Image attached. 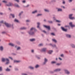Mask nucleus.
<instances>
[{
  "instance_id": "1",
  "label": "nucleus",
  "mask_w": 75,
  "mask_h": 75,
  "mask_svg": "<svg viewBox=\"0 0 75 75\" xmlns=\"http://www.w3.org/2000/svg\"><path fill=\"white\" fill-rule=\"evenodd\" d=\"M4 24H5L7 27H8V28H11V27H12V28L13 29L14 27H13V24L11 25L10 24L8 23H6V22H5Z\"/></svg>"
},
{
  "instance_id": "2",
  "label": "nucleus",
  "mask_w": 75,
  "mask_h": 75,
  "mask_svg": "<svg viewBox=\"0 0 75 75\" xmlns=\"http://www.w3.org/2000/svg\"><path fill=\"white\" fill-rule=\"evenodd\" d=\"M73 16V14H71L69 15V18L70 19V20H75V18L74 17H72Z\"/></svg>"
},
{
  "instance_id": "3",
  "label": "nucleus",
  "mask_w": 75,
  "mask_h": 75,
  "mask_svg": "<svg viewBox=\"0 0 75 75\" xmlns=\"http://www.w3.org/2000/svg\"><path fill=\"white\" fill-rule=\"evenodd\" d=\"M28 33L30 35L33 36L35 35V33L33 31H28Z\"/></svg>"
},
{
  "instance_id": "4",
  "label": "nucleus",
  "mask_w": 75,
  "mask_h": 75,
  "mask_svg": "<svg viewBox=\"0 0 75 75\" xmlns=\"http://www.w3.org/2000/svg\"><path fill=\"white\" fill-rule=\"evenodd\" d=\"M48 62V59L46 58H45L44 62L42 64V65H45L47 64V62Z\"/></svg>"
},
{
  "instance_id": "5",
  "label": "nucleus",
  "mask_w": 75,
  "mask_h": 75,
  "mask_svg": "<svg viewBox=\"0 0 75 75\" xmlns=\"http://www.w3.org/2000/svg\"><path fill=\"white\" fill-rule=\"evenodd\" d=\"M64 71L65 74H67V75H69V74H70V72L67 69H64Z\"/></svg>"
},
{
  "instance_id": "6",
  "label": "nucleus",
  "mask_w": 75,
  "mask_h": 75,
  "mask_svg": "<svg viewBox=\"0 0 75 75\" xmlns=\"http://www.w3.org/2000/svg\"><path fill=\"white\" fill-rule=\"evenodd\" d=\"M61 28L63 31H64V32H67L68 31V29H65L63 27H61Z\"/></svg>"
},
{
  "instance_id": "7",
  "label": "nucleus",
  "mask_w": 75,
  "mask_h": 75,
  "mask_svg": "<svg viewBox=\"0 0 75 75\" xmlns=\"http://www.w3.org/2000/svg\"><path fill=\"white\" fill-rule=\"evenodd\" d=\"M43 27L46 28H47L49 31L50 30H51V27H50V26H47L45 25H43Z\"/></svg>"
},
{
  "instance_id": "8",
  "label": "nucleus",
  "mask_w": 75,
  "mask_h": 75,
  "mask_svg": "<svg viewBox=\"0 0 75 75\" xmlns=\"http://www.w3.org/2000/svg\"><path fill=\"white\" fill-rule=\"evenodd\" d=\"M67 37V38H71V35L68 34H67L65 35Z\"/></svg>"
},
{
  "instance_id": "9",
  "label": "nucleus",
  "mask_w": 75,
  "mask_h": 75,
  "mask_svg": "<svg viewBox=\"0 0 75 75\" xmlns=\"http://www.w3.org/2000/svg\"><path fill=\"white\" fill-rule=\"evenodd\" d=\"M50 46H52L53 48H55L57 47V46L55 44L52 45V43H50L49 44Z\"/></svg>"
},
{
  "instance_id": "10",
  "label": "nucleus",
  "mask_w": 75,
  "mask_h": 75,
  "mask_svg": "<svg viewBox=\"0 0 75 75\" xmlns=\"http://www.w3.org/2000/svg\"><path fill=\"white\" fill-rule=\"evenodd\" d=\"M6 65H8L10 64V60L6 58Z\"/></svg>"
},
{
  "instance_id": "11",
  "label": "nucleus",
  "mask_w": 75,
  "mask_h": 75,
  "mask_svg": "<svg viewBox=\"0 0 75 75\" xmlns=\"http://www.w3.org/2000/svg\"><path fill=\"white\" fill-rule=\"evenodd\" d=\"M61 69H57L54 70V72H59L61 71Z\"/></svg>"
},
{
  "instance_id": "12",
  "label": "nucleus",
  "mask_w": 75,
  "mask_h": 75,
  "mask_svg": "<svg viewBox=\"0 0 75 75\" xmlns=\"http://www.w3.org/2000/svg\"><path fill=\"white\" fill-rule=\"evenodd\" d=\"M69 25L71 27H75V25L72 24V23L70 22L69 23Z\"/></svg>"
},
{
  "instance_id": "13",
  "label": "nucleus",
  "mask_w": 75,
  "mask_h": 75,
  "mask_svg": "<svg viewBox=\"0 0 75 75\" xmlns=\"http://www.w3.org/2000/svg\"><path fill=\"white\" fill-rule=\"evenodd\" d=\"M7 6H12L13 5L12 3L9 2L8 4H7L6 5Z\"/></svg>"
},
{
  "instance_id": "14",
  "label": "nucleus",
  "mask_w": 75,
  "mask_h": 75,
  "mask_svg": "<svg viewBox=\"0 0 75 75\" xmlns=\"http://www.w3.org/2000/svg\"><path fill=\"white\" fill-rule=\"evenodd\" d=\"M42 52H46V51H47V48H43L42 49Z\"/></svg>"
},
{
  "instance_id": "15",
  "label": "nucleus",
  "mask_w": 75,
  "mask_h": 75,
  "mask_svg": "<svg viewBox=\"0 0 75 75\" xmlns=\"http://www.w3.org/2000/svg\"><path fill=\"white\" fill-rule=\"evenodd\" d=\"M29 40L31 42H34L35 41V38H32L30 39Z\"/></svg>"
},
{
  "instance_id": "16",
  "label": "nucleus",
  "mask_w": 75,
  "mask_h": 75,
  "mask_svg": "<svg viewBox=\"0 0 75 75\" xmlns=\"http://www.w3.org/2000/svg\"><path fill=\"white\" fill-rule=\"evenodd\" d=\"M37 13H38V11L37 10H35L32 12V14H34Z\"/></svg>"
},
{
  "instance_id": "17",
  "label": "nucleus",
  "mask_w": 75,
  "mask_h": 75,
  "mask_svg": "<svg viewBox=\"0 0 75 75\" xmlns=\"http://www.w3.org/2000/svg\"><path fill=\"white\" fill-rule=\"evenodd\" d=\"M15 6L16 7H18V8H20V6H19V5H18V4H17V3L15 4Z\"/></svg>"
},
{
  "instance_id": "18",
  "label": "nucleus",
  "mask_w": 75,
  "mask_h": 75,
  "mask_svg": "<svg viewBox=\"0 0 75 75\" xmlns=\"http://www.w3.org/2000/svg\"><path fill=\"white\" fill-rule=\"evenodd\" d=\"M4 50V48L3 47V46H1L0 47V50L1 51H3Z\"/></svg>"
},
{
  "instance_id": "19",
  "label": "nucleus",
  "mask_w": 75,
  "mask_h": 75,
  "mask_svg": "<svg viewBox=\"0 0 75 75\" xmlns=\"http://www.w3.org/2000/svg\"><path fill=\"white\" fill-rule=\"evenodd\" d=\"M20 29L21 30H26V29H27V28L25 27H22Z\"/></svg>"
},
{
  "instance_id": "20",
  "label": "nucleus",
  "mask_w": 75,
  "mask_h": 75,
  "mask_svg": "<svg viewBox=\"0 0 75 75\" xmlns=\"http://www.w3.org/2000/svg\"><path fill=\"white\" fill-rule=\"evenodd\" d=\"M2 62H5L6 61V58H2L1 59Z\"/></svg>"
},
{
  "instance_id": "21",
  "label": "nucleus",
  "mask_w": 75,
  "mask_h": 75,
  "mask_svg": "<svg viewBox=\"0 0 75 75\" xmlns=\"http://www.w3.org/2000/svg\"><path fill=\"white\" fill-rule=\"evenodd\" d=\"M10 15L11 16H12V17L13 18H15V15L14 14L11 13L10 14Z\"/></svg>"
},
{
  "instance_id": "22",
  "label": "nucleus",
  "mask_w": 75,
  "mask_h": 75,
  "mask_svg": "<svg viewBox=\"0 0 75 75\" xmlns=\"http://www.w3.org/2000/svg\"><path fill=\"white\" fill-rule=\"evenodd\" d=\"M47 22L49 24H52L53 22L52 21H48Z\"/></svg>"
},
{
  "instance_id": "23",
  "label": "nucleus",
  "mask_w": 75,
  "mask_h": 75,
  "mask_svg": "<svg viewBox=\"0 0 75 75\" xmlns=\"http://www.w3.org/2000/svg\"><path fill=\"white\" fill-rule=\"evenodd\" d=\"M28 68L30 69H34V67L31 66L29 67Z\"/></svg>"
},
{
  "instance_id": "24",
  "label": "nucleus",
  "mask_w": 75,
  "mask_h": 75,
  "mask_svg": "<svg viewBox=\"0 0 75 75\" xmlns=\"http://www.w3.org/2000/svg\"><path fill=\"white\" fill-rule=\"evenodd\" d=\"M52 41L55 43H57V41L55 40V39H52Z\"/></svg>"
},
{
  "instance_id": "25",
  "label": "nucleus",
  "mask_w": 75,
  "mask_h": 75,
  "mask_svg": "<svg viewBox=\"0 0 75 75\" xmlns=\"http://www.w3.org/2000/svg\"><path fill=\"white\" fill-rule=\"evenodd\" d=\"M9 45H10L12 47H14V46H15V45H14V44L12 43H10L9 44Z\"/></svg>"
},
{
  "instance_id": "26",
  "label": "nucleus",
  "mask_w": 75,
  "mask_h": 75,
  "mask_svg": "<svg viewBox=\"0 0 75 75\" xmlns=\"http://www.w3.org/2000/svg\"><path fill=\"white\" fill-rule=\"evenodd\" d=\"M6 71H7V72H10L11 71V69H8V68H7L5 70Z\"/></svg>"
},
{
  "instance_id": "27",
  "label": "nucleus",
  "mask_w": 75,
  "mask_h": 75,
  "mask_svg": "<svg viewBox=\"0 0 75 75\" xmlns=\"http://www.w3.org/2000/svg\"><path fill=\"white\" fill-rule=\"evenodd\" d=\"M40 67V65L38 64H37L35 66V68L37 69L38 68Z\"/></svg>"
},
{
  "instance_id": "28",
  "label": "nucleus",
  "mask_w": 75,
  "mask_h": 75,
  "mask_svg": "<svg viewBox=\"0 0 75 75\" xmlns=\"http://www.w3.org/2000/svg\"><path fill=\"white\" fill-rule=\"evenodd\" d=\"M70 45L72 47V48H75V45H74V44H70Z\"/></svg>"
},
{
  "instance_id": "29",
  "label": "nucleus",
  "mask_w": 75,
  "mask_h": 75,
  "mask_svg": "<svg viewBox=\"0 0 75 75\" xmlns=\"http://www.w3.org/2000/svg\"><path fill=\"white\" fill-rule=\"evenodd\" d=\"M37 24L38 25L37 26V28H40V23H39V22H38L37 23Z\"/></svg>"
},
{
  "instance_id": "30",
  "label": "nucleus",
  "mask_w": 75,
  "mask_h": 75,
  "mask_svg": "<svg viewBox=\"0 0 75 75\" xmlns=\"http://www.w3.org/2000/svg\"><path fill=\"white\" fill-rule=\"evenodd\" d=\"M44 11H45V12H47V13H49V12H50V10L47 9H45Z\"/></svg>"
},
{
  "instance_id": "31",
  "label": "nucleus",
  "mask_w": 75,
  "mask_h": 75,
  "mask_svg": "<svg viewBox=\"0 0 75 75\" xmlns=\"http://www.w3.org/2000/svg\"><path fill=\"white\" fill-rule=\"evenodd\" d=\"M43 46V44L40 43L38 45V47H42Z\"/></svg>"
},
{
  "instance_id": "32",
  "label": "nucleus",
  "mask_w": 75,
  "mask_h": 75,
  "mask_svg": "<svg viewBox=\"0 0 75 75\" xmlns=\"http://www.w3.org/2000/svg\"><path fill=\"white\" fill-rule=\"evenodd\" d=\"M62 11V10L61 8H59L58 10H57V11L58 12Z\"/></svg>"
},
{
  "instance_id": "33",
  "label": "nucleus",
  "mask_w": 75,
  "mask_h": 75,
  "mask_svg": "<svg viewBox=\"0 0 75 75\" xmlns=\"http://www.w3.org/2000/svg\"><path fill=\"white\" fill-rule=\"evenodd\" d=\"M14 21L15 22H16V23H19V21H18V20L17 19H15Z\"/></svg>"
},
{
  "instance_id": "34",
  "label": "nucleus",
  "mask_w": 75,
  "mask_h": 75,
  "mask_svg": "<svg viewBox=\"0 0 75 75\" xmlns=\"http://www.w3.org/2000/svg\"><path fill=\"white\" fill-rule=\"evenodd\" d=\"M53 52V50H49V53L50 54H52V53Z\"/></svg>"
},
{
  "instance_id": "35",
  "label": "nucleus",
  "mask_w": 75,
  "mask_h": 75,
  "mask_svg": "<svg viewBox=\"0 0 75 75\" xmlns=\"http://www.w3.org/2000/svg\"><path fill=\"white\" fill-rule=\"evenodd\" d=\"M42 16V14H38L37 15V17H39V16Z\"/></svg>"
},
{
  "instance_id": "36",
  "label": "nucleus",
  "mask_w": 75,
  "mask_h": 75,
  "mask_svg": "<svg viewBox=\"0 0 75 75\" xmlns=\"http://www.w3.org/2000/svg\"><path fill=\"white\" fill-rule=\"evenodd\" d=\"M3 71V68L2 67H0V72H2Z\"/></svg>"
},
{
  "instance_id": "37",
  "label": "nucleus",
  "mask_w": 75,
  "mask_h": 75,
  "mask_svg": "<svg viewBox=\"0 0 75 75\" xmlns=\"http://www.w3.org/2000/svg\"><path fill=\"white\" fill-rule=\"evenodd\" d=\"M51 64H56V62L52 61L51 62Z\"/></svg>"
},
{
  "instance_id": "38",
  "label": "nucleus",
  "mask_w": 75,
  "mask_h": 75,
  "mask_svg": "<svg viewBox=\"0 0 75 75\" xmlns=\"http://www.w3.org/2000/svg\"><path fill=\"white\" fill-rule=\"evenodd\" d=\"M23 13V11H21V13H20L19 14V16H21V14Z\"/></svg>"
},
{
  "instance_id": "39",
  "label": "nucleus",
  "mask_w": 75,
  "mask_h": 75,
  "mask_svg": "<svg viewBox=\"0 0 75 75\" xmlns=\"http://www.w3.org/2000/svg\"><path fill=\"white\" fill-rule=\"evenodd\" d=\"M62 64L61 63H57L56 64V65H57V66H60Z\"/></svg>"
},
{
  "instance_id": "40",
  "label": "nucleus",
  "mask_w": 75,
  "mask_h": 75,
  "mask_svg": "<svg viewBox=\"0 0 75 75\" xmlns=\"http://www.w3.org/2000/svg\"><path fill=\"white\" fill-rule=\"evenodd\" d=\"M36 57L38 59H41V58L38 57V56H36Z\"/></svg>"
},
{
  "instance_id": "41",
  "label": "nucleus",
  "mask_w": 75,
  "mask_h": 75,
  "mask_svg": "<svg viewBox=\"0 0 75 75\" xmlns=\"http://www.w3.org/2000/svg\"><path fill=\"white\" fill-rule=\"evenodd\" d=\"M34 28L32 27L30 29V31H33V30H34Z\"/></svg>"
},
{
  "instance_id": "42",
  "label": "nucleus",
  "mask_w": 75,
  "mask_h": 75,
  "mask_svg": "<svg viewBox=\"0 0 75 75\" xmlns=\"http://www.w3.org/2000/svg\"><path fill=\"white\" fill-rule=\"evenodd\" d=\"M56 21L57 23H61V21H59V20H56Z\"/></svg>"
},
{
  "instance_id": "43",
  "label": "nucleus",
  "mask_w": 75,
  "mask_h": 75,
  "mask_svg": "<svg viewBox=\"0 0 75 75\" xmlns=\"http://www.w3.org/2000/svg\"><path fill=\"white\" fill-rule=\"evenodd\" d=\"M21 49V47H18L17 49V50H20Z\"/></svg>"
},
{
  "instance_id": "44",
  "label": "nucleus",
  "mask_w": 75,
  "mask_h": 75,
  "mask_svg": "<svg viewBox=\"0 0 75 75\" xmlns=\"http://www.w3.org/2000/svg\"><path fill=\"white\" fill-rule=\"evenodd\" d=\"M2 2L3 3H7V1H3Z\"/></svg>"
},
{
  "instance_id": "45",
  "label": "nucleus",
  "mask_w": 75,
  "mask_h": 75,
  "mask_svg": "<svg viewBox=\"0 0 75 75\" xmlns=\"http://www.w3.org/2000/svg\"><path fill=\"white\" fill-rule=\"evenodd\" d=\"M60 57H64V54H62L60 55Z\"/></svg>"
},
{
  "instance_id": "46",
  "label": "nucleus",
  "mask_w": 75,
  "mask_h": 75,
  "mask_svg": "<svg viewBox=\"0 0 75 75\" xmlns=\"http://www.w3.org/2000/svg\"><path fill=\"white\" fill-rule=\"evenodd\" d=\"M15 71H18V69L17 68H15Z\"/></svg>"
},
{
  "instance_id": "47",
  "label": "nucleus",
  "mask_w": 75,
  "mask_h": 75,
  "mask_svg": "<svg viewBox=\"0 0 75 75\" xmlns=\"http://www.w3.org/2000/svg\"><path fill=\"white\" fill-rule=\"evenodd\" d=\"M21 34H25V32H21Z\"/></svg>"
},
{
  "instance_id": "48",
  "label": "nucleus",
  "mask_w": 75,
  "mask_h": 75,
  "mask_svg": "<svg viewBox=\"0 0 75 75\" xmlns=\"http://www.w3.org/2000/svg\"><path fill=\"white\" fill-rule=\"evenodd\" d=\"M51 35H53L54 36H55V35L54 34V33H52L51 34Z\"/></svg>"
},
{
  "instance_id": "49",
  "label": "nucleus",
  "mask_w": 75,
  "mask_h": 75,
  "mask_svg": "<svg viewBox=\"0 0 75 75\" xmlns=\"http://www.w3.org/2000/svg\"><path fill=\"white\" fill-rule=\"evenodd\" d=\"M22 3H26V1L25 0L23 1H22Z\"/></svg>"
},
{
  "instance_id": "50",
  "label": "nucleus",
  "mask_w": 75,
  "mask_h": 75,
  "mask_svg": "<svg viewBox=\"0 0 75 75\" xmlns=\"http://www.w3.org/2000/svg\"><path fill=\"white\" fill-rule=\"evenodd\" d=\"M30 6V5L28 4L27 6H25V7H28Z\"/></svg>"
},
{
  "instance_id": "51",
  "label": "nucleus",
  "mask_w": 75,
  "mask_h": 75,
  "mask_svg": "<svg viewBox=\"0 0 75 75\" xmlns=\"http://www.w3.org/2000/svg\"><path fill=\"white\" fill-rule=\"evenodd\" d=\"M26 22H27V23H29V22H30V21L29 20H27L26 21Z\"/></svg>"
},
{
  "instance_id": "52",
  "label": "nucleus",
  "mask_w": 75,
  "mask_h": 75,
  "mask_svg": "<svg viewBox=\"0 0 75 75\" xmlns=\"http://www.w3.org/2000/svg\"><path fill=\"white\" fill-rule=\"evenodd\" d=\"M31 52L32 53H34V50H32L31 51Z\"/></svg>"
},
{
  "instance_id": "53",
  "label": "nucleus",
  "mask_w": 75,
  "mask_h": 75,
  "mask_svg": "<svg viewBox=\"0 0 75 75\" xmlns=\"http://www.w3.org/2000/svg\"><path fill=\"white\" fill-rule=\"evenodd\" d=\"M12 54L13 55H17V54L15 53H12Z\"/></svg>"
},
{
  "instance_id": "54",
  "label": "nucleus",
  "mask_w": 75,
  "mask_h": 75,
  "mask_svg": "<svg viewBox=\"0 0 75 75\" xmlns=\"http://www.w3.org/2000/svg\"><path fill=\"white\" fill-rule=\"evenodd\" d=\"M52 74H54V72H55V71H54V70L53 71H52L51 72Z\"/></svg>"
},
{
  "instance_id": "55",
  "label": "nucleus",
  "mask_w": 75,
  "mask_h": 75,
  "mask_svg": "<svg viewBox=\"0 0 75 75\" xmlns=\"http://www.w3.org/2000/svg\"><path fill=\"white\" fill-rule=\"evenodd\" d=\"M72 1V0H69V3H71Z\"/></svg>"
},
{
  "instance_id": "56",
  "label": "nucleus",
  "mask_w": 75,
  "mask_h": 75,
  "mask_svg": "<svg viewBox=\"0 0 75 75\" xmlns=\"http://www.w3.org/2000/svg\"><path fill=\"white\" fill-rule=\"evenodd\" d=\"M61 7H62V8H65V6H61Z\"/></svg>"
},
{
  "instance_id": "57",
  "label": "nucleus",
  "mask_w": 75,
  "mask_h": 75,
  "mask_svg": "<svg viewBox=\"0 0 75 75\" xmlns=\"http://www.w3.org/2000/svg\"><path fill=\"white\" fill-rule=\"evenodd\" d=\"M21 62V61L20 60H17V63H19V62Z\"/></svg>"
},
{
  "instance_id": "58",
  "label": "nucleus",
  "mask_w": 75,
  "mask_h": 75,
  "mask_svg": "<svg viewBox=\"0 0 75 75\" xmlns=\"http://www.w3.org/2000/svg\"><path fill=\"white\" fill-rule=\"evenodd\" d=\"M34 30H35V32H37V29H35V28H34Z\"/></svg>"
},
{
  "instance_id": "59",
  "label": "nucleus",
  "mask_w": 75,
  "mask_h": 75,
  "mask_svg": "<svg viewBox=\"0 0 75 75\" xmlns=\"http://www.w3.org/2000/svg\"><path fill=\"white\" fill-rule=\"evenodd\" d=\"M17 60H14V63H17Z\"/></svg>"
},
{
  "instance_id": "60",
  "label": "nucleus",
  "mask_w": 75,
  "mask_h": 75,
  "mask_svg": "<svg viewBox=\"0 0 75 75\" xmlns=\"http://www.w3.org/2000/svg\"><path fill=\"white\" fill-rule=\"evenodd\" d=\"M17 44H18L19 45H20V42H17Z\"/></svg>"
},
{
  "instance_id": "61",
  "label": "nucleus",
  "mask_w": 75,
  "mask_h": 75,
  "mask_svg": "<svg viewBox=\"0 0 75 75\" xmlns=\"http://www.w3.org/2000/svg\"><path fill=\"white\" fill-rule=\"evenodd\" d=\"M42 32H43V33H45V34H46V33H47V32L45 31V30H43L42 31Z\"/></svg>"
},
{
  "instance_id": "62",
  "label": "nucleus",
  "mask_w": 75,
  "mask_h": 75,
  "mask_svg": "<svg viewBox=\"0 0 75 75\" xmlns=\"http://www.w3.org/2000/svg\"><path fill=\"white\" fill-rule=\"evenodd\" d=\"M52 2H56V0H52Z\"/></svg>"
},
{
  "instance_id": "63",
  "label": "nucleus",
  "mask_w": 75,
  "mask_h": 75,
  "mask_svg": "<svg viewBox=\"0 0 75 75\" xmlns=\"http://www.w3.org/2000/svg\"><path fill=\"white\" fill-rule=\"evenodd\" d=\"M53 30H54V31H57V29L55 28H53Z\"/></svg>"
},
{
  "instance_id": "64",
  "label": "nucleus",
  "mask_w": 75,
  "mask_h": 75,
  "mask_svg": "<svg viewBox=\"0 0 75 75\" xmlns=\"http://www.w3.org/2000/svg\"><path fill=\"white\" fill-rule=\"evenodd\" d=\"M21 74H22V75H28L25 74H24V73H22Z\"/></svg>"
}]
</instances>
